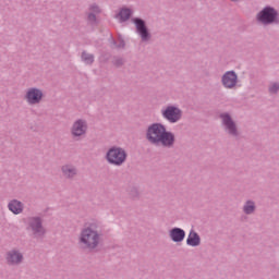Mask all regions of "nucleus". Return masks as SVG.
I'll use <instances>...</instances> for the list:
<instances>
[{
	"label": "nucleus",
	"instance_id": "f3484780",
	"mask_svg": "<svg viewBox=\"0 0 279 279\" xmlns=\"http://www.w3.org/2000/svg\"><path fill=\"white\" fill-rule=\"evenodd\" d=\"M130 16H132V11H130V9H122L118 15V19L123 22L128 21Z\"/></svg>",
	"mask_w": 279,
	"mask_h": 279
},
{
	"label": "nucleus",
	"instance_id": "5701e85b",
	"mask_svg": "<svg viewBox=\"0 0 279 279\" xmlns=\"http://www.w3.org/2000/svg\"><path fill=\"white\" fill-rule=\"evenodd\" d=\"M94 12H99V8L95 7Z\"/></svg>",
	"mask_w": 279,
	"mask_h": 279
},
{
	"label": "nucleus",
	"instance_id": "1a4fd4ad",
	"mask_svg": "<svg viewBox=\"0 0 279 279\" xmlns=\"http://www.w3.org/2000/svg\"><path fill=\"white\" fill-rule=\"evenodd\" d=\"M220 117L229 134H236V124H234V121H232V118L230 117V114L222 113Z\"/></svg>",
	"mask_w": 279,
	"mask_h": 279
},
{
	"label": "nucleus",
	"instance_id": "6e6552de",
	"mask_svg": "<svg viewBox=\"0 0 279 279\" xmlns=\"http://www.w3.org/2000/svg\"><path fill=\"white\" fill-rule=\"evenodd\" d=\"M133 22L135 23L137 34H140L142 40H148L149 32L147 31V26H145V22L141 19H135Z\"/></svg>",
	"mask_w": 279,
	"mask_h": 279
},
{
	"label": "nucleus",
	"instance_id": "423d86ee",
	"mask_svg": "<svg viewBox=\"0 0 279 279\" xmlns=\"http://www.w3.org/2000/svg\"><path fill=\"white\" fill-rule=\"evenodd\" d=\"M162 114L165 119L170 121V123H177V121H180V119L182 118V111L173 106H169L166 109H163Z\"/></svg>",
	"mask_w": 279,
	"mask_h": 279
},
{
	"label": "nucleus",
	"instance_id": "4be33fe9",
	"mask_svg": "<svg viewBox=\"0 0 279 279\" xmlns=\"http://www.w3.org/2000/svg\"><path fill=\"white\" fill-rule=\"evenodd\" d=\"M93 19H95V15H94V14H90V15H89V21H93Z\"/></svg>",
	"mask_w": 279,
	"mask_h": 279
},
{
	"label": "nucleus",
	"instance_id": "f8f14e48",
	"mask_svg": "<svg viewBox=\"0 0 279 279\" xmlns=\"http://www.w3.org/2000/svg\"><path fill=\"white\" fill-rule=\"evenodd\" d=\"M31 228L36 236L45 234V228H43V223L38 218L31 219Z\"/></svg>",
	"mask_w": 279,
	"mask_h": 279
},
{
	"label": "nucleus",
	"instance_id": "39448f33",
	"mask_svg": "<svg viewBox=\"0 0 279 279\" xmlns=\"http://www.w3.org/2000/svg\"><path fill=\"white\" fill-rule=\"evenodd\" d=\"M258 21L264 23L265 25L269 23H275L276 19H278V13L272 8H265L258 15Z\"/></svg>",
	"mask_w": 279,
	"mask_h": 279
},
{
	"label": "nucleus",
	"instance_id": "4468645a",
	"mask_svg": "<svg viewBox=\"0 0 279 279\" xmlns=\"http://www.w3.org/2000/svg\"><path fill=\"white\" fill-rule=\"evenodd\" d=\"M9 210L13 213L14 215H21L23 213V203L20 201L13 199L9 203Z\"/></svg>",
	"mask_w": 279,
	"mask_h": 279
},
{
	"label": "nucleus",
	"instance_id": "20e7f679",
	"mask_svg": "<svg viewBox=\"0 0 279 279\" xmlns=\"http://www.w3.org/2000/svg\"><path fill=\"white\" fill-rule=\"evenodd\" d=\"M43 90L36 87L28 88L25 95V99L31 106H36V104H40V101H43Z\"/></svg>",
	"mask_w": 279,
	"mask_h": 279
},
{
	"label": "nucleus",
	"instance_id": "7ed1b4c3",
	"mask_svg": "<svg viewBox=\"0 0 279 279\" xmlns=\"http://www.w3.org/2000/svg\"><path fill=\"white\" fill-rule=\"evenodd\" d=\"M128 158V154L123 148L112 147L107 153V160L110 165H116L117 167L123 165Z\"/></svg>",
	"mask_w": 279,
	"mask_h": 279
},
{
	"label": "nucleus",
	"instance_id": "f257e3e1",
	"mask_svg": "<svg viewBox=\"0 0 279 279\" xmlns=\"http://www.w3.org/2000/svg\"><path fill=\"white\" fill-rule=\"evenodd\" d=\"M148 141H173V133L167 132V129L162 124H151L147 130Z\"/></svg>",
	"mask_w": 279,
	"mask_h": 279
},
{
	"label": "nucleus",
	"instance_id": "2eb2a0df",
	"mask_svg": "<svg viewBox=\"0 0 279 279\" xmlns=\"http://www.w3.org/2000/svg\"><path fill=\"white\" fill-rule=\"evenodd\" d=\"M201 242L202 240L199 239V235L195 231H191L186 240L187 245H191L192 247H197Z\"/></svg>",
	"mask_w": 279,
	"mask_h": 279
},
{
	"label": "nucleus",
	"instance_id": "412c9836",
	"mask_svg": "<svg viewBox=\"0 0 279 279\" xmlns=\"http://www.w3.org/2000/svg\"><path fill=\"white\" fill-rule=\"evenodd\" d=\"M278 89H279V85L277 83H274L269 87L270 93H278Z\"/></svg>",
	"mask_w": 279,
	"mask_h": 279
},
{
	"label": "nucleus",
	"instance_id": "aec40b11",
	"mask_svg": "<svg viewBox=\"0 0 279 279\" xmlns=\"http://www.w3.org/2000/svg\"><path fill=\"white\" fill-rule=\"evenodd\" d=\"M82 60H84V62H85L86 64H93L95 58L93 57V54H88V53H86V52H83V54H82Z\"/></svg>",
	"mask_w": 279,
	"mask_h": 279
},
{
	"label": "nucleus",
	"instance_id": "a211bd4d",
	"mask_svg": "<svg viewBox=\"0 0 279 279\" xmlns=\"http://www.w3.org/2000/svg\"><path fill=\"white\" fill-rule=\"evenodd\" d=\"M256 209V206L254 205V202H246L244 205V213L246 215H252V213Z\"/></svg>",
	"mask_w": 279,
	"mask_h": 279
},
{
	"label": "nucleus",
	"instance_id": "6ab92c4d",
	"mask_svg": "<svg viewBox=\"0 0 279 279\" xmlns=\"http://www.w3.org/2000/svg\"><path fill=\"white\" fill-rule=\"evenodd\" d=\"M157 147H171L173 145V141H155L153 142Z\"/></svg>",
	"mask_w": 279,
	"mask_h": 279
},
{
	"label": "nucleus",
	"instance_id": "dca6fc26",
	"mask_svg": "<svg viewBox=\"0 0 279 279\" xmlns=\"http://www.w3.org/2000/svg\"><path fill=\"white\" fill-rule=\"evenodd\" d=\"M62 171L65 178H73V175L77 173L75 168H73L72 166H63Z\"/></svg>",
	"mask_w": 279,
	"mask_h": 279
},
{
	"label": "nucleus",
	"instance_id": "9b49d317",
	"mask_svg": "<svg viewBox=\"0 0 279 279\" xmlns=\"http://www.w3.org/2000/svg\"><path fill=\"white\" fill-rule=\"evenodd\" d=\"M169 235L171 241H173L174 243H182V241H184V238L186 236V232H184V230L180 228H173L172 230H170Z\"/></svg>",
	"mask_w": 279,
	"mask_h": 279
},
{
	"label": "nucleus",
	"instance_id": "ddd939ff",
	"mask_svg": "<svg viewBox=\"0 0 279 279\" xmlns=\"http://www.w3.org/2000/svg\"><path fill=\"white\" fill-rule=\"evenodd\" d=\"M23 260V255L17 251H11L7 254V262L9 265H19Z\"/></svg>",
	"mask_w": 279,
	"mask_h": 279
},
{
	"label": "nucleus",
	"instance_id": "f03ea898",
	"mask_svg": "<svg viewBox=\"0 0 279 279\" xmlns=\"http://www.w3.org/2000/svg\"><path fill=\"white\" fill-rule=\"evenodd\" d=\"M99 233L90 227L82 230L80 235V243L87 247V250H95L99 245Z\"/></svg>",
	"mask_w": 279,
	"mask_h": 279
},
{
	"label": "nucleus",
	"instance_id": "0eeeda50",
	"mask_svg": "<svg viewBox=\"0 0 279 279\" xmlns=\"http://www.w3.org/2000/svg\"><path fill=\"white\" fill-rule=\"evenodd\" d=\"M88 130V123L86 120L78 119L74 121L72 128H71V134L73 136H84Z\"/></svg>",
	"mask_w": 279,
	"mask_h": 279
},
{
	"label": "nucleus",
	"instance_id": "9d476101",
	"mask_svg": "<svg viewBox=\"0 0 279 279\" xmlns=\"http://www.w3.org/2000/svg\"><path fill=\"white\" fill-rule=\"evenodd\" d=\"M222 84L226 88H234L236 86V74L232 71L227 72L222 76Z\"/></svg>",
	"mask_w": 279,
	"mask_h": 279
}]
</instances>
